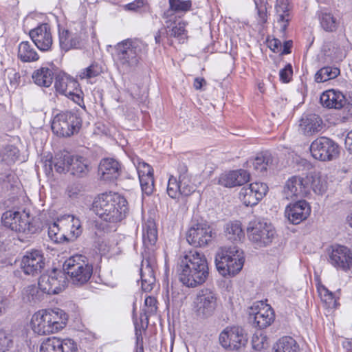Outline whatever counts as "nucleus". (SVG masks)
<instances>
[{
  "label": "nucleus",
  "mask_w": 352,
  "mask_h": 352,
  "mask_svg": "<svg viewBox=\"0 0 352 352\" xmlns=\"http://www.w3.org/2000/svg\"><path fill=\"white\" fill-rule=\"evenodd\" d=\"M91 170L90 160L80 155H71L69 164V173L71 175L82 178L88 175Z\"/></svg>",
  "instance_id": "25"
},
{
  "label": "nucleus",
  "mask_w": 352,
  "mask_h": 352,
  "mask_svg": "<svg viewBox=\"0 0 352 352\" xmlns=\"http://www.w3.org/2000/svg\"><path fill=\"white\" fill-rule=\"evenodd\" d=\"M157 240V231L153 223L143 226L142 241L144 246L148 250H153Z\"/></svg>",
  "instance_id": "38"
},
{
  "label": "nucleus",
  "mask_w": 352,
  "mask_h": 352,
  "mask_svg": "<svg viewBox=\"0 0 352 352\" xmlns=\"http://www.w3.org/2000/svg\"><path fill=\"white\" fill-rule=\"evenodd\" d=\"M252 348L256 351H261L268 346L267 338L263 333H255L252 338Z\"/></svg>",
  "instance_id": "50"
},
{
  "label": "nucleus",
  "mask_w": 352,
  "mask_h": 352,
  "mask_svg": "<svg viewBox=\"0 0 352 352\" xmlns=\"http://www.w3.org/2000/svg\"><path fill=\"white\" fill-rule=\"evenodd\" d=\"M19 157V150L14 145H6L0 150V160L8 165L14 164Z\"/></svg>",
  "instance_id": "41"
},
{
  "label": "nucleus",
  "mask_w": 352,
  "mask_h": 352,
  "mask_svg": "<svg viewBox=\"0 0 352 352\" xmlns=\"http://www.w3.org/2000/svg\"><path fill=\"white\" fill-rule=\"evenodd\" d=\"M1 223L3 226L16 232L32 235L38 232L42 223L37 217H31L30 213L23 210H7L3 213Z\"/></svg>",
  "instance_id": "4"
},
{
  "label": "nucleus",
  "mask_w": 352,
  "mask_h": 352,
  "mask_svg": "<svg viewBox=\"0 0 352 352\" xmlns=\"http://www.w3.org/2000/svg\"><path fill=\"white\" fill-rule=\"evenodd\" d=\"M82 227L79 219L72 218V226L70 230V232L72 234V236L74 238L78 237L82 233Z\"/></svg>",
  "instance_id": "61"
},
{
  "label": "nucleus",
  "mask_w": 352,
  "mask_h": 352,
  "mask_svg": "<svg viewBox=\"0 0 352 352\" xmlns=\"http://www.w3.org/2000/svg\"><path fill=\"white\" fill-rule=\"evenodd\" d=\"M142 192L146 195H150L154 190V177L148 176L139 178Z\"/></svg>",
  "instance_id": "53"
},
{
  "label": "nucleus",
  "mask_w": 352,
  "mask_h": 352,
  "mask_svg": "<svg viewBox=\"0 0 352 352\" xmlns=\"http://www.w3.org/2000/svg\"><path fill=\"white\" fill-rule=\"evenodd\" d=\"M177 273L179 281L187 287L194 288L204 284L209 276L206 256L197 250H190L180 260Z\"/></svg>",
  "instance_id": "1"
},
{
  "label": "nucleus",
  "mask_w": 352,
  "mask_h": 352,
  "mask_svg": "<svg viewBox=\"0 0 352 352\" xmlns=\"http://www.w3.org/2000/svg\"><path fill=\"white\" fill-rule=\"evenodd\" d=\"M114 49L118 67L125 72H131L138 67L147 54L148 45L137 38H126L118 43Z\"/></svg>",
  "instance_id": "3"
},
{
  "label": "nucleus",
  "mask_w": 352,
  "mask_h": 352,
  "mask_svg": "<svg viewBox=\"0 0 352 352\" xmlns=\"http://www.w3.org/2000/svg\"><path fill=\"white\" fill-rule=\"evenodd\" d=\"M93 210L105 221L117 223L124 219L129 212L126 199L115 192H105L95 198Z\"/></svg>",
  "instance_id": "2"
},
{
  "label": "nucleus",
  "mask_w": 352,
  "mask_h": 352,
  "mask_svg": "<svg viewBox=\"0 0 352 352\" xmlns=\"http://www.w3.org/2000/svg\"><path fill=\"white\" fill-rule=\"evenodd\" d=\"M275 314L273 309L267 304L259 302L251 307L250 319L253 320V324L260 329H265L274 321Z\"/></svg>",
  "instance_id": "17"
},
{
  "label": "nucleus",
  "mask_w": 352,
  "mask_h": 352,
  "mask_svg": "<svg viewBox=\"0 0 352 352\" xmlns=\"http://www.w3.org/2000/svg\"><path fill=\"white\" fill-rule=\"evenodd\" d=\"M82 126V118L77 112L62 111L54 116L52 130L60 137H69L78 132Z\"/></svg>",
  "instance_id": "9"
},
{
  "label": "nucleus",
  "mask_w": 352,
  "mask_h": 352,
  "mask_svg": "<svg viewBox=\"0 0 352 352\" xmlns=\"http://www.w3.org/2000/svg\"><path fill=\"white\" fill-rule=\"evenodd\" d=\"M121 173L120 163L113 158L107 157L101 160L98 166V174L102 180L113 181Z\"/></svg>",
  "instance_id": "23"
},
{
  "label": "nucleus",
  "mask_w": 352,
  "mask_h": 352,
  "mask_svg": "<svg viewBox=\"0 0 352 352\" xmlns=\"http://www.w3.org/2000/svg\"><path fill=\"white\" fill-rule=\"evenodd\" d=\"M178 179L171 175L168 182L167 194L174 199L181 196L188 197L196 190V186L192 182V176L188 173L187 166L180 164L177 168Z\"/></svg>",
  "instance_id": "7"
},
{
  "label": "nucleus",
  "mask_w": 352,
  "mask_h": 352,
  "mask_svg": "<svg viewBox=\"0 0 352 352\" xmlns=\"http://www.w3.org/2000/svg\"><path fill=\"white\" fill-rule=\"evenodd\" d=\"M155 260L153 257H144L140 268L142 289L146 292H151L155 283Z\"/></svg>",
  "instance_id": "22"
},
{
  "label": "nucleus",
  "mask_w": 352,
  "mask_h": 352,
  "mask_svg": "<svg viewBox=\"0 0 352 352\" xmlns=\"http://www.w3.org/2000/svg\"><path fill=\"white\" fill-rule=\"evenodd\" d=\"M38 288L47 294H57L65 287V274L57 269H53L48 274H42L38 279Z\"/></svg>",
  "instance_id": "14"
},
{
  "label": "nucleus",
  "mask_w": 352,
  "mask_h": 352,
  "mask_svg": "<svg viewBox=\"0 0 352 352\" xmlns=\"http://www.w3.org/2000/svg\"><path fill=\"white\" fill-rule=\"evenodd\" d=\"M17 56L23 63L34 62L39 59L36 50L29 41H22L19 43Z\"/></svg>",
  "instance_id": "32"
},
{
  "label": "nucleus",
  "mask_w": 352,
  "mask_h": 352,
  "mask_svg": "<svg viewBox=\"0 0 352 352\" xmlns=\"http://www.w3.org/2000/svg\"><path fill=\"white\" fill-rule=\"evenodd\" d=\"M176 13L177 12H175V10H172L170 7L164 12L162 18L168 28L173 24H176L177 21L179 19V17L177 16Z\"/></svg>",
  "instance_id": "58"
},
{
  "label": "nucleus",
  "mask_w": 352,
  "mask_h": 352,
  "mask_svg": "<svg viewBox=\"0 0 352 352\" xmlns=\"http://www.w3.org/2000/svg\"><path fill=\"white\" fill-rule=\"evenodd\" d=\"M293 74L292 66L291 64H287L285 67L281 69L279 72L280 80L283 83L290 82Z\"/></svg>",
  "instance_id": "59"
},
{
  "label": "nucleus",
  "mask_w": 352,
  "mask_h": 352,
  "mask_svg": "<svg viewBox=\"0 0 352 352\" xmlns=\"http://www.w3.org/2000/svg\"><path fill=\"white\" fill-rule=\"evenodd\" d=\"M12 336L4 330L0 329V352H6L12 346Z\"/></svg>",
  "instance_id": "52"
},
{
  "label": "nucleus",
  "mask_w": 352,
  "mask_h": 352,
  "mask_svg": "<svg viewBox=\"0 0 352 352\" xmlns=\"http://www.w3.org/2000/svg\"><path fill=\"white\" fill-rule=\"evenodd\" d=\"M250 175L243 169L232 170L221 174L219 179V184L225 187L232 188L241 186L249 181Z\"/></svg>",
  "instance_id": "27"
},
{
  "label": "nucleus",
  "mask_w": 352,
  "mask_h": 352,
  "mask_svg": "<svg viewBox=\"0 0 352 352\" xmlns=\"http://www.w3.org/2000/svg\"><path fill=\"white\" fill-rule=\"evenodd\" d=\"M255 8L257 11V21L259 24L263 25L267 21V0H254Z\"/></svg>",
  "instance_id": "45"
},
{
  "label": "nucleus",
  "mask_w": 352,
  "mask_h": 352,
  "mask_svg": "<svg viewBox=\"0 0 352 352\" xmlns=\"http://www.w3.org/2000/svg\"><path fill=\"white\" fill-rule=\"evenodd\" d=\"M63 270L70 277L74 285L80 286L90 279L93 266L85 256L76 254L64 262Z\"/></svg>",
  "instance_id": "6"
},
{
  "label": "nucleus",
  "mask_w": 352,
  "mask_h": 352,
  "mask_svg": "<svg viewBox=\"0 0 352 352\" xmlns=\"http://www.w3.org/2000/svg\"><path fill=\"white\" fill-rule=\"evenodd\" d=\"M168 4L175 12H186L191 10L192 1L190 0H168Z\"/></svg>",
  "instance_id": "49"
},
{
  "label": "nucleus",
  "mask_w": 352,
  "mask_h": 352,
  "mask_svg": "<svg viewBox=\"0 0 352 352\" xmlns=\"http://www.w3.org/2000/svg\"><path fill=\"white\" fill-rule=\"evenodd\" d=\"M340 74L338 67H324L317 72L315 75V80L317 82H326L330 79L336 78Z\"/></svg>",
  "instance_id": "42"
},
{
  "label": "nucleus",
  "mask_w": 352,
  "mask_h": 352,
  "mask_svg": "<svg viewBox=\"0 0 352 352\" xmlns=\"http://www.w3.org/2000/svg\"><path fill=\"white\" fill-rule=\"evenodd\" d=\"M70 160V153H60L55 155L53 160L46 161L45 168L47 171V166H49V171L52 170V166L54 167L56 171L58 173L69 172V164Z\"/></svg>",
  "instance_id": "31"
},
{
  "label": "nucleus",
  "mask_w": 352,
  "mask_h": 352,
  "mask_svg": "<svg viewBox=\"0 0 352 352\" xmlns=\"http://www.w3.org/2000/svg\"><path fill=\"white\" fill-rule=\"evenodd\" d=\"M268 187L262 182H254L241 188L239 199L246 206L256 205L266 195Z\"/></svg>",
  "instance_id": "18"
},
{
  "label": "nucleus",
  "mask_w": 352,
  "mask_h": 352,
  "mask_svg": "<svg viewBox=\"0 0 352 352\" xmlns=\"http://www.w3.org/2000/svg\"><path fill=\"white\" fill-rule=\"evenodd\" d=\"M307 181L311 184L314 192L317 195H323L327 190V181L324 176L319 173H314L307 178Z\"/></svg>",
  "instance_id": "40"
},
{
  "label": "nucleus",
  "mask_w": 352,
  "mask_h": 352,
  "mask_svg": "<svg viewBox=\"0 0 352 352\" xmlns=\"http://www.w3.org/2000/svg\"><path fill=\"white\" fill-rule=\"evenodd\" d=\"M274 352H300L297 342L290 336L280 338L274 346Z\"/></svg>",
  "instance_id": "37"
},
{
  "label": "nucleus",
  "mask_w": 352,
  "mask_h": 352,
  "mask_svg": "<svg viewBox=\"0 0 352 352\" xmlns=\"http://www.w3.org/2000/svg\"><path fill=\"white\" fill-rule=\"evenodd\" d=\"M207 84L204 78L197 77L194 79L193 87L196 90H201Z\"/></svg>",
  "instance_id": "64"
},
{
  "label": "nucleus",
  "mask_w": 352,
  "mask_h": 352,
  "mask_svg": "<svg viewBox=\"0 0 352 352\" xmlns=\"http://www.w3.org/2000/svg\"><path fill=\"white\" fill-rule=\"evenodd\" d=\"M60 346L59 338L50 337L41 343L40 352H60Z\"/></svg>",
  "instance_id": "46"
},
{
  "label": "nucleus",
  "mask_w": 352,
  "mask_h": 352,
  "mask_svg": "<svg viewBox=\"0 0 352 352\" xmlns=\"http://www.w3.org/2000/svg\"><path fill=\"white\" fill-rule=\"evenodd\" d=\"M319 20L320 25L324 31L332 32L336 30L337 19L331 13L322 12L319 16Z\"/></svg>",
  "instance_id": "43"
},
{
  "label": "nucleus",
  "mask_w": 352,
  "mask_h": 352,
  "mask_svg": "<svg viewBox=\"0 0 352 352\" xmlns=\"http://www.w3.org/2000/svg\"><path fill=\"white\" fill-rule=\"evenodd\" d=\"M320 103L323 107L329 109H340L346 105V100L340 91L329 89L324 91L320 98Z\"/></svg>",
  "instance_id": "28"
},
{
  "label": "nucleus",
  "mask_w": 352,
  "mask_h": 352,
  "mask_svg": "<svg viewBox=\"0 0 352 352\" xmlns=\"http://www.w3.org/2000/svg\"><path fill=\"white\" fill-rule=\"evenodd\" d=\"M71 79L72 78L64 73L57 74L54 77V87L56 91L60 94L67 93V86L69 84V80Z\"/></svg>",
  "instance_id": "48"
},
{
  "label": "nucleus",
  "mask_w": 352,
  "mask_h": 352,
  "mask_svg": "<svg viewBox=\"0 0 352 352\" xmlns=\"http://www.w3.org/2000/svg\"><path fill=\"white\" fill-rule=\"evenodd\" d=\"M268 47L274 52H278L281 48V42L277 38H273L267 41Z\"/></svg>",
  "instance_id": "63"
},
{
  "label": "nucleus",
  "mask_w": 352,
  "mask_h": 352,
  "mask_svg": "<svg viewBox=\"0 0 352 352\" xmlns=\"http://www.w3.org/2000/svg\"><path fill=\"white\" fill-rule=\"evenodd\" d=\"M274 9L280 30L285 34L293 17L289 0H276Z\"/></svg>",
  "instance_id": "26"
},
{
  "label": "nucleus",
  "mask_w": 352,
  "mask_h": 352,
  "mask_svg": "<svg viewBox=\"0 0 352 352\" xmlns=\"http://www.w3.org/2000/svg\"><path fill=\"white\" fill-rule=\"evenodd\" d=\"M60 352H76L78 350L76 343L70 338L61 339L59 338Z\"/></svg>",
  "instance_id": "55"
},
{
  "label": "nucleus",
  "mask_w": 352,
  "mask_h": 352,
  "mask_svg": "<svg viewBox=\"0 0 352 352\" xmlns=\"http://www.w3.org/2000/svg\"><path fill=\"white\" fill-rule=\"evenodd\" d=\"M311 213V207L305 200H299L290 204L285 209V216L292 224L297 225L307 219Z\"/></svg>",
  "instance_id": "21"
},
{
  "label": "nucleus",
  "mask_w": 352,
  "mask_h": 352,
  "mask_svg": "<svg viewBox=\"0 0 352 352\" xmlns=\"http://www.w3.org/2000/svg\"><path fill=\"white\" fill-rule=\"evenodd\" d=\"M212 230L208 223L203 220H192L186 233V240L194 247H205L212 240Z\"/></svg>",
  "instance_id": "11"
},
{
  "label": "nucleus",
  "mask_w": 352,
  "mask_h": 352,
  "mask_svg": "<svg viewBox=\"0 0 352 352\" xmlns=\"http://www.w3.org/2000/svg\"><path fill=\"white\" fill-rule=\"evenodd\" d=\"M29 35L39 50L42 52L51 50L53 39L49 24L41 23L38 25L30 31Z\"/></svg>",
  "instance_id": "19"
},
{
  "label": "nucleus",
  "mask_w": 352,
  "mask_h": 352,
  "mask_svg": "<svg viewBox=\"0 0 352 352\" xmlns=\"http://www.w3.org/2000/svg\"><path fill=\"white\" fill-rule=\"evenodd\" d=\"M318 292L322 301L324 302L329 308H336L338 299L333 292L329 291L324 285L318 287Z\"/></svg>",
  "instance_id": "44"
},
{
  "label": "nucleus",
  "mask_w": 352,
  "mask_h": 352,
  "mask_svg": "<svg viewBox=\"0 0 352 352\" xmlns=\"http://www.w3.org/2000/svg\"><path fill=\"white\" fill-rule=\"evenodd\" d=\"M310 152L316 160L326 162L337 157L338 145L331 139L322 136L316 138L310 145Z\"/></svg>",
  "instance_id": "12"
},
{
  "label": "nucleus",
  "mask_w": 352,
  "mask_h": 352,
  "mask_svg": "<svg viewBox=\"0 0 352 352\" xmlns=\"http://www.w3.org/2000/svg\"><path fill=\"white\" fill-rule=\"evenodd\" d=\"M144 5V0H135L126 5V8L129 10L138 11Z\"/></svg>",
  "instance_id": "62"
},
{
  "label": "nucleus",
  "mask_w": 352,
  "mask_h": 352,
  "mask_svg": "<svg viewBox=\"0 0 352 352\" xmlns=\"http://www.w3.org/2000/svg\"><path fill=\"white\" fill-rule=\"evenodd\" d=\"M61 95L67 96L80 107H85L83 93L79 87V83L75 79L72 78L69 80V84L67 86V93H63Z\"/></svg>",
  "instance_id": "34"
},
{
  "label": "nucleus",
  "mask_w": 352,
  "mask_h": 352,
  "mask_svg": "<svg viewBox=\"0 0 352 352\" xmlns=\"http://www.w3.org/2000/svg\"><path fill=\"white\" fill-rule=\"evenodd\" d=\"M137 170L139 178L153 176V169L147 163L140 162L137 166Z\"/></svg>",
  "instance_id": "56"
},
{
  "label": "nucleus",
  "mask_w": 352,
  "mask_h": 352,
  "mask_svg": "<svg viewBox=\"0 0 352 352\" xmlns=\"http://www.w3.org/2000/svg\"><path fill=\"white\" fill-rule=\"evenodd\" d=\"M226 236L233 242L241 241L245 237L241 223L239 221L229 222L225 226Z\"/></svg>",
  "instance_id": "36"
},
{
  "label": "nucleus",
  "mask_w": 352,
  "mask_h": 352,
  "mask_svg": "<svg viewBox=\"0 0 352 352\" xmlns=\"http://www.w3.org/2000/svg\"><path fill=\"white\" fill-rule=\"evenodd\" d=\"M322 129V120L315 113H310L302 117L300 122V130L307 136L313 135Z\"/></svg>",
  "instance_id": "29"
},
{
  "label": "nucleus",
  "mask_w": 352,
  "mask_h": 352,
  "mask_svg": "<svg viewBox=\"0 0 352 352\" xmlns=\"http://www.w3.org/2000/svg\"><path fill=\"white\" fill-rule=\"evenodd\" d=\"M48 236L55 243H62L68 241L66 235L60 232L58 225L53 223L48 228Z\"/></svg>",
  "instance_id": "47"
},
{
  "label": "nucleus",
  "mask_w": 352,
  "mask_h": 352,
  "mask_svg": "<svg viewBox=\"0 0 352 352\" xmlns=\"http://www.w3.org/2000/svg\"><path fill=\"white\" fill-rule=\"evenodd\" d=\"M79 34L73 33L68 30H59V43L61 49L68 51L72 48H78L80 44Z\"/></svg>",
  "instance_id": "30"
},
{
  "label": "nucleus",
  "mask_w": 352,
  "mask_h": 352,
  "mask_svg": "<svg viewBox=\"0 0 352 352\" xmlns=\"http://www.w3.org/2000/svg\"><path fill=\"white\" fill-rule=\"evenodd\" d=\"M186 23L184 21H179L173 26L170 30V36L182 40L186 37L187 31L186 30Z\"/></svg>",
  "instance_id": "51"
},
{
  "label": "nucleus",
  "mask_w": 352,
  "mask_h": 352,
  "mask_svg": "<svg viewBox=\"0 0 352 352\" xmlns=\"http://www.w3.org/2000/svg\"><path fill=\"white\" fill-rule=\"evenodd\" d=\"M45 258L41 250L26 251L21 261V268L24 274L36 276L45 267Z\"/></svg>",
  "instance_id": "16"
},
{
  "label": "nucleus",
  "mask_w": 352,
  "mask_h": 352,
  "mask_svg": "<svg viewBox=\"0 0 352 352\" xmlns=\"http://www.w3.org/2000/svg\"><path fill=\"white\" fill-rule=\"evenodd\" d=\"M284 193L287 199L302 198L309 193V188L307 178L300 176H292L286 182Z\"/></svg>",
  "instance_id": "20"
},
{
  "label": "nucleus",
  "mask_w": 352,
  "mask_h": 352,
  "mask_svg": "<svg viewBox=\"0 0 352 352\" xmlns=\"http://www.w3.org/2000/svg\"><path fill=\"white\" fill-rule=\"evenodd\" d=\"M195 304L197 314L208 318L214 314L217 308V294L208 288L201 289L197 295Z\"/></svg>",
  "instance_id": "15"
},
{
  "label": "nucleus",
  "mask_w": 352,
  "mask_h": 352,
  "mask_svg": "<svg viewBox=\"0 0 352 352\" xmlns=\"http://www.w3.org/2000/svg\"><path fill=\"white\" fill-rule=\"evenodd\" d=\"M102 72L101 67L97 63H93L81 72V78H91L98 76Z\"/></svg>",
  "instance_id": "54"
},
{
  "label": "nucleus",
  "mask_w": 352,
  "mask_h": 352,
  "mask_svg": "<svg viewBox=\"0 0 352 352\" xmlns=\"http://www.w3.org/2000/svg\"><path fill=\"white\" fill-rule=\"evenodd\" d=\"M249 240L257 248H264L272 244L276 236V232L271 223L264 220L251 221L247 228Z\"/></svg>",
  "instance_id": "8"
},
{
  "label": "nucleus",
  "mask_w": 352,
  "mask_h": 352,
  "mask_svg": "<svg viewBox=\"0 0 352 352\" xmlns=\"http://www.w3.org/2000/svg\"><path fill=\"white\" fill-rule=\"evenodd\" d=\"M47 315L51 320V324L53 326L54 333L65 327L67 316L62 309L58 308L48 309Z\"/></svg>",
  "instance_id": "35"
},
{
  "label": "nucleus",
  "mask_w": 352,
  "mask_h": 352,
  "mask_svg": "<svg viewBox=\"0 0 352 352\" xmlns=\"http://www.w3.org/2000/svg\"><path fill=\"white\" fill-rule=\"evenodd\" d=\"M243 263V252L236 246L221 248L215 256L217 270L224 277L238 274Z\"/></svg>",
  "instance_id": "5"
},
{
  "label": "nucleus",
  "mask_w": 352,
  "mask_h": 352,
  "mask_svg": "<svg viewBox=\"0 0 352 352\" xmlns=\"http://www.w3.org/2000/svg\"><path fill=\"white\" fill-rule=\"evenodd\" d=\"M328 263L338 270L352 274V250L339 244H334L326 250Z\"/></svg>",
  "instance_id": "10"
},
{
  "label": "nucleus",
  "mask_w": 352,
  "mask_h": 352,
  "mask_svg": "<svg viewBox=\"0 0 352 352\" xmlns=\"http://www.w3.org/2000/svg\"><path fill=\"white\" fill-rule=\"evenodd\" d=\"M10 307V298L0 293V316L4 314Z\"/></svg>",
  "instance_id": "60"
},
{
  "label": "nucleus",
  "mask_w": 352,
  "mask_h": 352,
  "mask_svg": "<svg viewBox=\"0 0 352 352\" xmlns=\"http://www.w3.org/2000/svg\"><path fill=\"white\" fill-rule=\"evenodd\" d=\"M31 326L33 331L38 335L54 333L47 309L40 310L32 316Z\"/></svg>",
  "instance_id": "24"
},
{
  "label": "nucleus",
  "mask_w": 352,
  "mask_h": 352,
  "mask_svg": "<svg viewBox=\"0 0 352 352\" xmlns=\"http://www.w3.org/2000/svg\"><path fill=\"white\" fill-rule=\"evenodd\" d=\"M32 77L37 85L49 87L53 82L54 73L52 69L41 67L34 72Z\"/></svg>",
  "instance_id": "33"
},
{
  "label": "nucleus",
  "mask_w": 352,
  "mask_h": 352,
  "mask_svg": "<svg viewBox=\"0 0 352 352\" xmlns=\"http://www.w3.org/2000/svg\"><path fill=\"white\" fill-rule=\"evenodd\" d=\"M273 165V157L268 151L258 155L253 161L254 169L263 173Z\"/></svg>",
  "instance_id": "39"
},
{
  "label": "nucleus",
  "mask_w": 352,
  "mask_h": 352,
  "mask_svg": "<svg viewBox=\"0 0 352 352\" xmlns=\"http://www.w3.org/2000/svg\"><path fill=\"white\" fill-rule=\"evenodd\" d=\"M219 343L226 349L239 350L244 347L248 340L245 329L239 326L228 327L219 335Z\"/></svg>",
  "instance_id": "13"
},
{
  "label": "nucleus",
  "mask_w": 352,
  "mask_h": 352,
  "mask_svg": "<svg viewBox=\"0 0 352 352\" xmlns=\"http://www.w3.org/2000/svg\"><path fill=\"white\" fill-rule=\"evenodd\" d=\"M144 305L146 307V309L145 310V315L146 318L153 315L157 311V300L155 297L148 296L144 300Z\"/></svg>",
  "instance_id": "57"
}]
</instances>
